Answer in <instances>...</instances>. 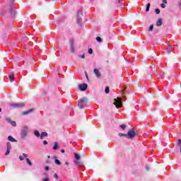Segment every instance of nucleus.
I'll return each instance as SVG.
<instances>
[{
	"label": "nucleus",
	"mask_w": 181,
	"mask_h": 181,
	"mask_svg": "<svg viewBox=\"0 0 181 181\" xmlns=\"http://www.w3.org/2000/svg\"><path fill=\"white\" fill-rule=\"evenodd\" d=\"M29 127L25 125L21 128L20 136L21 139H26L28 135H29Z\"/></svg>",
	"instance_id": "obj_1"
},
{
	"label": "nucleus",
	"mask_w": 181,
	"mask_h": 181,
	"mask_svg": "<svg viewBox=\"0 0 181 181\" xmlns=\"http://www.w3.org/2000/svg\"><path fill=\"white\" fill-rule=\"evenodd\" d=\"M87 103H88V100H87V98H82L78 100V107L81 110L83 108H86L87 106Z\"/></svg>",
	"instance_id": "obj_2"
},
{
	"label": "nucleus",
	"mask_w": 181,
	"mask_h": 181,
	"mask_svg": "<svg viewBox=\"0 0 181 181\" xmlns=\"http://www.w3.org/2000/svg\"><path fill=\"white\" fill-rule=\"evenodd\" d=\"M9 9L11 16H15V15H16V10H15V3L13 0H11L10 1Z\"/></svg>",
	"instance_id": "obj_3"
},
{
	"label": "nucleus",
	"mask_w": 181,
	"mask_h": 181,
	"mask_svg": "<svg viewBox=\"0 0 181 181\" xmlns=\"http://www.w3.org/2000/svg\"><path fill=\"white\" fill-rule=\"evenodd\" d=\"M114 104L117 108H121V107H122V98H117L114 99Z\"/></svg>",
	"instance_id": "obj_4"
},
{
	"label": "nucleus",
	"mask_w": 181,
	"mask_h": 181,
	"mask_svg": "<svg viewBox=\"0 0 181 181\" xmlns=\"http://www.w3.org/2000/svg\"><path fill=\"white\" fill-rule=\"evenodd\" d=\"M127 139H132V138H135L136 133L134 129L129 131L127 134H126Z\"/></svg>",
	"instance_id": "obj_5"
},
{
	"label": "nucleus",
	"mask_w": 181,
	"mask_h": 181,
	"mask_svg": "<svg viewBox=\"0 0 181 181\" xmlns=\"http://www.w3.org/2000/svg\"><path fill=\"white\" fill-rule=\"evenodd\" d=\"M81 18H83V11L78 10L76 15V22L78 25H81Z\"/></svg>",
	"instance_id": "obj_6"
},
{
	"label": "nucleus",
	"mask_w": 181,
	"mask_h": 181,
	"mask_svg": "<svg viewBox=\"0 0 181 181\" xmlns=\"http://www.w3.org/2000/svg\"><path fill=\"white\" fill-rule=\"evenodd\" d=\"M88 88V85L87 83H82L78 85V88L81 91H86Z\"/></svg>",
	"instance_id": "obj_7"
},
{
	"label": "nucleus",
	"mask_w": 181,
	"mask_h": 181,
	"mask_svg": "<svg viewBox=\"0 0 181 181\" xmlns=\"http://www.w3.org/2000/svg\"><path fill=\"white\" fill-rule=\"evenodd\" d=\"M6 146H7V150L5 153L6 156L10 153L11 150L12 149V145L11 144V142H7Z\"/></svg>",
	"instance_id": "obj_8"
},
{
	"label": "nucleus",
	"mask_w": 181,
	"mask_h": 181,
	"mask_svg": "<svg viewBox=\"0 0 181 181\" xmlns=\"http://www.w3.org/2000/svg\"><path fill=\"white\" fill-rule=\"evenodd\" d=\"M13 108H22L25 106V103H13L11 105Z\"/></svg>",
	"instance_id": "obj_9"
},
{
	"label": "nucleus",
	"mask_w": 181,
	"mask_h": 181,
	"mask_svg": "<svg viewBox=\"0 0 181 181\" xmlns=\"http://www.w3.org/2000/svg\"><path fill=\"white\" fill-rule=\"evenodd\" d=\"M93 73L95 75V76L97 77V78H101V73L100 72L98 69H94Z\"/></svg>",
	"instance_id": "obj_10"
},
{
	"label": "nucleus",
	"mask_w": 181,
	"mask_h": 181,
	"mask_svg": "<svg viewBox=\"0 0 181 181\" xmlns=\"http://www.w3.org/2000/svg\"><path fill=\"white\" fill-rule=\"evenodd\" d=\"M6 122H8V124H11V125H12V127H16V122L11 120L10 118L6 117Z\"/></svg>",
	"instance_id": "obj_11"
},
{
	"label": "nucleus",
	"mask_w": 181,
	"mask_h": 181,
	"mask_svg": "<svg viewBox=\"0 0 181 181\" xmlns=\"http://www.w3.org/2000/svg\"><path fill=\"white\" fill-rule=\"evenodd\" d=\"M28 158H29V155L26 153H23V156H19L20 160H25V158L27 159Z\"/></svg>",
	"instance_id": "obj_12"
},
{
	"label": "nucleus",
	"mask_w": 181,
	"mask_h": 181,
	"mask_svg": "<svg viewBox=\"0 0 181 181\" xmlns=\"http://www.w3.org/2000/svg\"><path fill=\"white\" fill-rule=\"evenodd\" d=\"M13 74H15L14 72H11V74L8 75V79L10 80V81L11 83L15 81V78L13 77Z\"/></svg>",
	"instance_id": "obj_13"
},
{
	"label": "nucleus",
	"mask_w": 181,
	"mask_h": 181,
	"mask_svg": "<svg viewBox=\"0 0 181 181\" xmlns=\"http://www.w3.org/2000/svg\"><path fill=\"white\" fill-rule=\"evenodd\" d=\"M172 45H170V44H168V47L166 49V53H172Z\"/></svg>",
	"instance_id": "obj_14"
},
{
	"label": "nucleus",
	"mask_w": 181,
	"mask_h": 181,
	"mask_svg": "<svg viewBox=\"0 0 181 181\" xmlns=\"http://www.w3.org/2000/svg\"><path fill=\"white\" fill-rule=\"evenodd\" d=\"M31 112H33V109L23 112V115H29V114H31Z\"/></svg>",
	"instance_id": "obj_15"
},
{
	"label": "nucleus",
	"mask_w": 181,
	"mask_h": 181,
	"mask_svg": "<svg viewBox=\"0 0 181 181\" xmlns=\"http://www.w3.org/2000/svg\"><path fill=\"white\" fill-rule=\"evenodd\" d=\"M8 141H9L10 142H18V141L16 140L15 138H13L12 136H8Z\"/></svg>",
	"instance_id": "obj_16"
},
{
	"label": "nucleus",
	"mask_w": 181,
	"mask_h": 181,
	"mask_svg": "<svg viewBox=\"0 0 181 181\" xmlns=\"http://www.w3.org/2000/svg\"><path fill=\"white\" fill-rule=\"evenodd\" d=\"M53 159H54L55 165H62V163H60V160H57V156H54Z\"/></svg>",
	"instance_id": "obj_17"
},
{
	"label": "nucleus",
	"mask_w": 181,
	"mask_h": 181,
	"mask_svg": "<svg viewBox=\"0 0 181 181\" xmlns=\"http://www.w3.org/2000/svg\"><path fill=\"white\" fill-rule=\"evenodd\" d=\"M52 149H53L54 151H57V149H59V143H57V142L55 141V142L54 143V146H53Z\"/></svg>",
	"instance_id": "obj_18"
},
{
	"label": "nucleus",
	"mask_w": 181,
	"mask_h": 181,
	"mask_svg": "<svg viewBox=\"0 0 181 181\" xmlns=\"http://www.w3.org/2000/svg\"><path fill=\"white\" fill-rule=\"evenodd\" d=\"M47 132H43L41 133V135L40 136V139H43V138H45V136H47Z\"/></svg>",
	"instance_id": "obj_19"
},
{
	"label": "nucleus",
	"mask_w": 181,
	"mask_h": 181,
	"mask_svg": "<svg viewBox=\"0 0 181 181\" xmlns=\"http://www.w3.org/2000/svg\"><path fill=\"white\" fill-rule=\"evenodd\" d=\"M156 26H162V18H159L156 23Z\"/></svg>",
	"instance_id": "obj_20"
},
{
	"label": "nucleus",
	"mask_w": 181,
	"mask_h": 181,
	"mask_svg": "<svg viewBox=\"0 0 181 181\" xmlns=\"http://www.w3.org/2000/svg\"><path fill=\"white\" fill-rule=\"evenodd\" d=\"M34 135L39 138L40 136V133L37 130H34Z\"/></svg>",
	"instance_id": "obj_21"
},
{
	"label": "nucleus",
	"mask_w": 181,
	"mask_h": 181,
	"mask_svg": "<svg viewBox=\"0 0 181 181\" xmlns=\"http://www.w3.org/2000/svg\"><path fill=\"white\" fill-rule=\"evenodd\" d=\"M150 8H151V4L148 3L146 4V12H149Z\"/></svg>",
	"instance_id": "obj_22"
},
{
	"label": "nucleus",
	"mask_w": 181,
	"mask_h": 181,
	"mask_svg": "<svg viewBox=\"0 0 181 181\" xmlns=\"http://www.w3.org/2000/svg\"><path fill=\"white\" fill-rule=\"evenodd\" d=\"M74 158L75 159H76V160H80V155H78V153H74Z\"/></svg>",
	"instance_id": "obj_23"
},
{
	"label": "nucleus",
	"mask_w": 181,
	"mask_h": 181,
	"mask_svg": "<svg viewBox=\"0 0 181 181\" xmlns=\"http://www.w3.org/2000/svg\"><path fill=\"white\" fill-rule=\"evenodd\" d=\"M105 93L106 94H108L110 93V87L108 86H106L105 88Z\"/></svg>",
	"instance_id": "obj_24"
},
{
	"label": "nucleus",
	"mask_w": 181,
	"mask_h": 181,
	"mask_svg": "<svg viewBox=\"0 0 181 181\" xmlns=\"http://www.w3.org/2000/svg\"><path fill=\"white\" fill-rule=\"evenodd\" d=\"M25 160L29 166H32V161L29 158H26Z\"/></svg>",
	"instance_id": "obj_25"
},
{
	"label": "nucleus",
	"mask_w": 181,
	"mask_h": 181,
	"mask_svg": "<svg viewBox=\"0 0 181 181\" xmlns=\"http://www.w3.org/2000/svg\"><path fill=\"white\" fill-rule=\"evenodd\" d=\"M153 30V25H151L148 28V32H152Z\"/></svg>",
	"instance_id": "obj_26"
},
{
	"label": "nucleus",
	"mask_w": 181,
	"mask_h": 181,
	"mask_svg": "<svg viewBox=\"0 0 181 181\" xmlns=\"http://www.w3.org/2000/svg\"><path fill=\"white\" fill-rule=\"evenodd\" d=\"M96 40H97V42H98L99 43H101V42H103V39H101L100 37H96Z\"/></svg>",
	"instance_id": "obj_27"
},
{
	"label": "nucleus",
	"mask_w": 181,
	"mask_h": 181,
	"mask_svg": "<svg viewBox=\"0 0 181 181\" xmlns=\"http://www.w3.org/2000/svg\"><path fill=\"white\" fill-rule=\"evenodd\" d=\"M155 12L157 15H159V13H160V10L159 8H156Z\"/></svg>",
	"instance_id": "obj_28"
},
{
	"label": "nucleus",
	"mask_w": 181,
	"mask_h": 181,
	"mask_svg": "<svg viewBox=\"0 0 181 181\" xmlns=\"http://www.w3.org/2000/svg\"><path fill=\"white\" fill-rule=\"evenodd\" d=\"M74 52H75L74 45H72V46H71V52L74 53Z\"/></svg>",
	"instance_id": "obj_29"
},
{
	"label": "nucleus",
	"mask_w": 181,
	"mask_h": 181,
	"mask_svg": "<svg viewBox=\"0 0 181 181\" xmlns=\"http://www.w3.org/2000/svg\"><path fill=\"white\" fill-rule=\"evenodd\" d=\"M119 128H121L122 129H125V128H127V125L126 124H122L119 126Z\"/></svg>",
	"instance_id": "obj_30"
},
{
	"label": "nucleus",
	"mask_w": 181,
	"mask_h": 181,
	"mask_svg": "<svg viewBox=\"0 0 181 181\" xmlns=\"http://www.w3.org/2000/svg\"><path fill=\"white\" fill-rule=\"evenodd\" d=\"M119 136H125L127 138V134H124V133H119L118 134Z\"/></svg>",
	"instance_id": "obj_31"
},
{
	"label": "nucleus",
	"mask_w": 181,
	"mask_h": 181,
	"mask_svg": "<svg viewBox=\"0 0 181 181\" xmlns=\"http://www.w3.org/2000/svg\"><path fill=\"white\" fill-rule=\"evenodd\" d=\"M70 46H74V40H70Z\"/></svg>",
	"instance_id": "obj_32"
},
{
	"label": "nucleus",
	"mask_w": 181,
	"mask_h": 181,
	"mask_svg": "<svg viewBox=\"0 0 181 181\" xmlns=\"http://www.w3.org/2000/svg\"><path fill=\"white\" fill-rule=\"evenodd\" d=\"M76 165L77 166L80 167V166H81V165H83V164H81V163H80V162H78V161H76Z\"/></svg>",
	"instance_id": "obj_33"
},
{
	"label": "nucleus",
	"mask_w": 181,
	"mask_h": 181,
	"mask_svg": "<svg viewBox=\"0 0 181 181\" xmlns=\"http://www.w3.org/2000/svg\"><path fill=\"white\" fill-rule=\"evenodd\" d=\"M160 6H161V8H163V9H165V8H166V5L165 4H160Z\"/></svg>",
	"instance_id": "obj_34"
},
{
	"label": "nucleus",
	"mask_w": 181,
	"mask_h": 181,
	"mask_svg": "<svg viewBox=\"0 0 181 181\" xmlns=\"http://www.w3.org/2000/svg\"><path fill=\"white\" fill-rule=\"evenodd\" d=\"M88 53H89V54H93V49L90 48L88 49Z\"/></svg>",
	"instance_id": "obj_35"
},
{
	"label": "nucleus",
	"mask_w": 181,
	"mask_h": 181,
	"mask_svg": "<svg viewBox=\"0 0 181 181\" xmlns=\"http://www.w3.org/2000/svg\"><path fill=\"white\" fill-rule=\"evenodd\" d=\"M79 57H81V59H86V55L83 54L82 55H79Z\"/></svg>",
	"instance_id": "obj_36"
},
{
	"label": "nucleus",
	"mask_w": 181,
	"mask_h": 181,
	"mask_svg": "<svg viewBox=\"0 0 181 181\" xmlns=\"http://www.w3.org/2000/svg\"><path fill=\"white\" fill-rule=\"evenodd\" d=\"M49 177H46L42 180V181H49Z\"/></svg>",
	"instance_id": "obj_37"
},
{
	"label": "nucleus",
	"mask_w": 181,
	"mask_h": 181,
	"mask_svg": "<svg viewBox=\"0 0 181 181\" xmlns=\"http://www.w3.org/2000/svg\"><path fill=\"white\" fill-rule=\"evenodd\" d=\"M54 177L55 179H59V175H57V174H54Z\"/></svg>",
	"instance_id": "obj_38"
},
{
	"label": "nucleus",
	"mask_w": 181,
	"mask_h": 181,
	"mask_svg": "<svg viewBox=\"0 0 181 181\" xmlns=\"http://www.w3.org/2000/svg\"><path fill=\"white\" fill-rule=\"evenodd\" d=\"M45 170H46V171L49 170V166H45Z\"/></svg>",
	"instance_id": "obj_39"
},
{
	"label": "nucleus",
	"mask_w": 181,
	"mask_h": 181,
	"mask_svg": "<svg viewBox=\"0 0 181 181\" xmlns=\"http://www.w3.org/2000/svg\"><path fill=\"white\" fill-rule=\"evenodd\" d=\"M44 175L46 176V177H49V174L47 173H45Z\"/></svg>",
	"instance_id": "obj_40"
},
{
	"label": "nucleus",
	"mask_w": 181,
	"mask_h": 181,
	"mask_svg": "<svg viewBox=\"0 0 181 181\" xmlns=\"http://www.w3.org/2000/svg\"><path fill=\"white\" fill-rule=\"evenodd\" d=\"M85 76H86V77L87 80H88V75L87 74V73H86V72H85Z\"/></svg>",
	"instance_id": "obj_41"
},
{
	"label": "nucleus",
	"mask_w": 181,
	"mask_h": 181,
	"mask_svg": "<svg viewBox=\"0 0 181 181\" xmlns=\"http://www.w3.org/2000/svg\"><path fill=\"white\" fill-rule=\"evenodd\" d=\"M43 144H44V145H47V141L45 140V141H43Z\"/></svg>",
	"instance_id": "obj_42"
},
{
	"label": "nucleus",
	"mask_w": 181,
	"mask_h": 181,
	"mask_svg": "<svg viewBox=\"0 0 181 181\" xmlns=\"http://www.w3.org/2000/svg\"><path fill=\"white\" fill-rule=\"evenodd\" d=\"M163 4H168V0H163Z\"/></svg>",
	"instance_id": "obj_43"
},
{
	"label": "nucleus",
	"mask_w": 181,
	"mask_h": 181,
	"mask_svg": "<svg viewBox=\"0 0 181 181\" xmlns=\"http://www.w3.org/2000/svg\"><path fill=\"white\" fill-rule=\"evenodd\" d=\"M146 170H149V169H150L149 166H148V165H146Z\"/></svg>",
	"instance_id": "obj_44"
},
{
	"label": "nucleus",
	"mask_w": 181,
	"mask_h": 181,
	"mask_svg": "<svg viewBox=\"0 0 181 181\" xmlns=\"http://www.w3.org/2000/svg\"><path fill=\"white\" fill-rule=\"evenodd\" d=\"M62 153H64V149H61Z\"/></svg>",
	"instance_id": "obj_45"
},
{
	"label": "nucleus",
	"mask_w": 181,
	"mask_h": 181,
	"mask_svg": "<svg viewBox=\"0 0 181 181\" xmlns=\"http://www.w3.org/2000/svg\"><path fill=\"white\" fill-rule=\"evenodd\" d=\"M178 144H181V139H178Z\"/></svg>",
	"instance_id": "obj_46"
},
{
	"label": "nucleus",
	"mask_w": 181,
	"mask_h": 181,
	"mask_svg": "<svg viewBox=\"0 0 181 181\" xmlns=\"http://www.w3.org/2000/svg\"><path fill=\"white\" fill-rule=\"evenodd\" d=\"M178 6L181 8V1L178 4Z\"/></svg>",
	"instance_id": "obj_47"
},
{
	"label": "nucleus",
	"mask_w": 181,
	"mask_h": 181,
	"mask_svg": "<svg viewBox=\"0 0 181 181\" xmlns=\"http://www.w3.org/2000/svg\"><path fill=\"white\" fill-rule=\"evenodd\" d=\"M65 165L67 166L69 165V162H65Z\"/></svg>",
	"instance_id": "obj_48"
},
{
	"label": "nucleus",
	"mask_w": 181,
	"mask_h": 181,
	"mask_svg": "<svg viewBox=\"0 0 181 181\" xmlns=\"http://www.w3.org/2000/svg\"><path fill=\"white\" fill-rule=\"evenodd\" d=\"M0 112H2V109L0 107Z\"/></svg>",
	"instance_id": "obj_49"
},
{
	"label": "nucleus",
	"mask_w": 181,
	"mask_h": 181,
	"mask_svg": "<svg viewBox=\"0 0 181 181\" xmlns=\"http://www.w3.org/2000/svg\"><path fill=\"white\" fill-rule=\"evenodd\" d=\"M119 3L121 4V0H118Z\"/></svg>",
	"instance_id": "obj_50"
},
{
	"label": "nucleus",
	"mask_w": 181,
	"mask_h": 181,
	"mask_svg": "<svg viewBox=\"0 0 181 181\" xmlns=\"http://www.w3.org/2000/svg\"><path fill=\"white\" fill-rule=\"evenodd\" d=\"M47 163H49V160H47Z\"/></svg>",
	"instance_id": "obj_51"
},
{
	"label": "nucleus",
	"mask_w": 181,
	"mask_h": 181,
	"mask_svg": "<svg viewBox=\"0 0 181 181\" xmlns=\"http://www.w3.org/2000/svg\"><path fill=\"white\" fill-rule=\"evenodd\" d=\"M50 158V156H48V158Z\"/></svg>",
	"instance_id": "obj_52"
}]
</instances>
